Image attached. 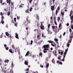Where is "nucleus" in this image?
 <instances>
[{"label":"nucleus","instance_id":"37","mask_svg":"<svg viewBox=\"0 0 73 73\" xmlns=\"http://www.w3.org/2000/svg\"><path fill=\"white\" fill-rule=\"evenodd\" d=\"M4 19V17L2 16L1 18V20H3Z\"/></svg>","mask_w":73,"mask_h":73},{"label":"nucleus","instance_id":"52","mask_svg":"<svg viewBox=\"0 0 73 73\" xmlns=\"http://www.w3.org/2000/svg\"><path fill=\"white\" fill-rule=\"evenodd\" d=\"M28 10H26L25 11V12H26V13H28Z\"/></svg>","mask_w":73,"mask_h":73},{"label":"nucleus","instance_id":"28","mask_svg":"<svg viewBox=\"0 0 73 73\" xmlns=\"http://www.w3.org/2000/svg\"><path fill=\"white\" fill-rule=\"evenodd\" d=\"M11 0H9V1L8 0H7L6 1L7 2V3H8V1H10L11 2Z\"/></svg>","mask_w":73,"mask_h":73},{"label":"nucleus","instance_id":"8","mask_svg":"<svg viewBox=\"0 0 73 73\" xmlns=\"http://www.w3.org/2000/svg\"><path fill=\"white\" fill-rule=\"evenodd\" d=\"M15 37L16 38H19V35L17 34V33H15Z\"/></svg>","mask_w":73,"mask_h":73},{"label":"nucleus","instance_id":"54","mask_svg":"<svg viewBox=\"0 0 73 73\" xmlns=\"http://www.w3.org/2000/svg\"><path fill=\"white\" fill-rule=\"evenodd\" d=\"M66 33H65V32H64L63 34V36H65V35Z\"/></svg>","mask_w":73,"mask_h":73},{"label":"nucleus","instance_id":"58","mask_svg":"<svg viewBox=\"0 0 73 73\" xmlns=\"http://www.w3.org/2000/svg\"><path fill=\"white\" fill-rule=\"evenodd\" d=\"M8 3H9V4H11V1H8Z\"/></svg>","mask_w":73,"mask_h":73},{"label":"nucleus","instance_id":"43","mask_svg":"<svg viewBox=\"0 0 73 73\" xmlns=\"http://www.w3.org/2000/svg\"><path fill=\"white\" fill-rule=\"evenodd\" d=\"M51 45H52V46H55V45L53 44V43H51Z\"/></svg>","mask_w":73,"mask_h":73},{"label":"nucleus","instance_id":"15","mask_svg":"<svg viewBox=\"0 0 73 73\" xmlns=\"http://www.w3.org/2000/svg\"><path fill=\"white\" fill-rule=\"evenodd\" d=\"M25 64L26 65H28V62L26 60H25Z\"/></svg>","mask_w":73,"mask_h":73},{"label":"nucleus","instance_id":"53","mask_svg":"<svg viewBox=\"0 0 73 73\" xmlns=\"http://www.w3.org/2000/svg\"><path fill=\"white\" fill-rule=\"evenodd\" d=\"M38 31V29H35L34 30V31L35 32H36V31Z\"/></svg>","mask_w":73,"mask_h":73},{"label":"nucleus","instance_id":"2","mask_svg":"<svg viewBox=\"0 0 73 73\" xmlns=\"http://www.w3.org/2000/svg\"><path fill=\"white\" fill-rule=\"evenodd\" d=\"M49 47V44L43 46V48L44 49V50H43L44 53H47V51L46 50H49L48 48Z\"/></svg>","mask_w":73,"mask_h":73},{"label":"nucleus","instance_id":"46","mask_svg":"<svg viewBox=\"0 0 73 73\" xmlns=\"http://www.w3.org/2000/svg\"><path fill=\"white\" fill-rule=\"evenodd\" d=\"M54 40H55L56 41V42H57V41H58V39H57V38H55V39Z\"/></svg>","mask_w":73,"mask_h":73},{"label":"nucleus","instance_id":"32","mask_svg":"<svg viewBox=\"0 0 73 73\" xmlns=\"http://www.w3.org/2000/svg\"><path fill=\"white\" fill-rule=\"evenodd\" d=\"M9 60H7L5 61V62H9Z\"/></svg>","mask_w":73,"mask_h":73},{"label":"nucleus","instance_id":"23","mask_svg":"<svg viewBox=\"0 0 73 73\" xmlns=\"http://www.w3.org/2000/svg\"><path fill=\"white\" fill-rule=\"evenodd\" d=\"M62 16V17L64 16V13L63 12H61Z\"/></svg>","mask_w":73,"mask_h":73},{"label":"nucleus","instance_id":"41","mask_svg":"<svg viewBox=\"0 0 73 73\" xmlns=\"http://www.w3.org/2000/svg\"><path fill=\"white\" fill-rule=\"evenodd\" d=\"M32 43H33V41L32 40L31 41V44L32 45Z\"/></svg>","mask_w":73,"mask_h":73},{"label":"nucleus","instance_id":"42","mask_svg":"<svg viewBox=\"0 0 73 73\" xmlns=\"http://www.w3.org/2000/svg\"><path fill=\"white\" fill-rule=\"evenodd\" d=\"M60 61H58V60H57V63L58 64H59V63H60Z\"/></svg>","mask_w":73,"mask_h":73},{"label":"nucleus","instance_id":"16","mask_svg":"<svg viewBox=\"0 0 73 73\" xmlns=\"http://www.w3.org/2000/svg\"><path fill=\"white\" fill-rule=\"evenodd\" d=\"M52 62L53 64H55V62L54 61V59H52Z\"/></svg>","mask_w":73,"mask_h":73},{"label":"nucleus","instance_id":"51","mask_svg":"<svg viewBox=\"0 0 73 73\" xmlns=\"http://www.w3.org/2000/svg\"><path fill=\"white\" fill-rule=\"evenodd\" d=\"M54 23L56 25H57V23H56V21L54 22Z\"/></svg>","mask_w":73,"mask_h":73},{"label":"nucleus","instance_id":"61","mask_svg":"<svg viewBox=\"0 0 73 73\" xmlns=\"http://www.w3.org/2000/svg\"><path fill=\"white\" fill-rule=\"evenodd\" d=\"M4 11H5L6 12H7V9H5L4 10Z\"/></svg>","mask_w":73,"mask_h":73},{"label":"nucleus","instance_id":"25","mask_svg":"<svg viewBox=\"0 0 73 73\" xmlns=\"http://www.w3.org/2000/svg\"><path fill=\"white\" fill-rule=\"evenodd\" d=\"M3 34H1V36H0V38H3Z\"/></svg>","mask_w":73,"mask_h":73},{"label":"nucleus","instance_id":"3","mask_svg":"<svg viewBox=\"0 0 73 73\" xmlns=\"http://www.w3.org/2000/svg\"><path fill=\"white\" fill-rule=\"evenodd\" d=\"M14 51L16 52V49L15 48H13V49H10L9 50V52L11 53H13Z\"/></svg>","mask_w":73,"mask_h":73},{"label":"nucleus","instance_id":"1","mask_svg":"<svg viewBox=\"0 0 73 73\" xmlns=\"http://www.w3.org/2000/svg\"><path fill=\"white\" fill-rule=\"evenodd\" d=\"M68 48H67V49L65 50V52L64 54V55L63 56V59L61 60V58H60V57H61V56H59L58 57V59L60 60V61H65V56H66V53H67V52H68Z\"/></svg>","mask_w":73,"mask_h":73},{"label":"nucleus","instance_id":"5","mask_svg":"<svg viewBox=\"0 0 73 73\" xmlns=\"http://www.w3.org/2000/svg\"><path fill=\"white\" fill-rule=\"evenodd\" d=\"M40 28L41 29H42L43 30H44V27L42 24H41L40 27Z\"/></svg>","mask_w":73,"mask_h":73},{"label":"nucleus","instance_id":"11","mask_svg":"<svg viewBox=\"0 0 73 73\" xmlns=\"http://www.w3.org/2000/svg\"><path fill=\"white\" fill-rule=\"evenodd\" d=\"M29 53H30V52H29V51H28L27 52L26 54L25 55V56H28V54H29Z\"/></svg>","mask_w":73,"mask_h":73},{"label":"nucleus","instance_id":"56","mask_svg":"<svg viewBox=\"0 0 73 73\" xmlns=\"http://www.w3.org/2000/svg\"><path fill=\"white\" fill-rule=\"evenodd\" d=\"M57 9L58 11H59L60 10V7H58Z\"/></svg>","mask_w":73,"mask_h":73},{"label":"nucleus","instance_id":"45","mask_svg":"<svg viewBox=\"0 0 73 73\" xmlns=\"http://www.w3.org/2000/svg\"><path fill=\"white\" fill-rule=\"evenodd\" d=\"M29 1L30 3H32V0H29Z\"/></svg>","mask_w":73,"mask_h":73},{"label":"nucleus","instance_id":"30","mask_svg":"<svg viewBox=\"0 0 73 73\" xmlns=\"http://www.w3.org/2000/svg\"><path fill=\"white\" fill-rule=\"evenodd\" d=\"M14 22H16V18H14Z\"/></svg>","mask_w":73,"mask_h":73},{"label":"nucleus","instance_id":"7","mask_svg":"<svg viewBox=\"0 0 73 73\" xmlns=\"http://www.w3.org/2000/svg\"><path fill=\"white\" fill-rule=\"evenodd\" d=\"M4 46L5 47L6 50H8V49H9V48L7 47V45L4 44Z\"/></svg>","mask_w":73,"mask_h":73},{"label":"nucleus","instance_id":"57","mask_svg":"<svg viewBox=\"0 0 73 73\" xmlns=\"http://www.w3.org/2000/svg\"><path fill=\"white\" fill-rule=\"evenodd\" d=\"M69 23H68L66 25H67V27H68L69 26Z\"/></svg>","mask_w":73,"mask_h":73},{"label":"nucleus","instance_id":"40","mask_svg":"<svg viewBox=\"0 0 73 73\" xmlns=\"http://www.w3.org/2000/svg\"><path fill=\"white\" fill-rule=\"evenodd\" d=\"M52 27L53 29H54V28H55V26H52Z\"/></svg>","mask_w":73,"mask_h":73},{"label":"nucleus","instance_id":"36","mask_svg":"<svg viewBox=\"0 0 73 73\" xmlns=\"http://www.w3.org/2000/svg\"><path fill=\"white\" fill-rule=\"evenodd\" d=\"M63 54V52L62 51L61 52H60V54L61 55H62Z\"/></svg>","mask_w":73,"mask_h":73},{"label":"nucleus","instance_id":"33","mask_svg":"<svg viewBox=\"0 0 73 73\" xmlns=\"http://www.w3.org/2000/svg\"><path fill=\"white\" fill-rule=\"evenodd\" d=\"M20 7H21V8H22V7H23V5H20Z\"/></svg>","mask_w":73,"mask_h":73},{"label":"nucleus","instance_id":"10","mask_svg":"<svg viewBox=\"0 0 73 73\" xmlns=\"http://www.w3.org/2000/svg\"><path fill=\"white\" fill-rule=\"evenodd\" d=\"M48 61H49V59H48V58H46V62H48Z\"/></svg>","mask_w":73,"mask_h":73},{"label":"nucleus","instance_id":"63","mask_svg":"<svg viewBox=\"0 0 73 73\" xmlns=\"http://www.w3.org/2000/svg\"><path fill=\"white\" fill-rule=\"evenodd\" d=\"M50 58V55H49V56H48V58Z\"/></svg>","mask_w":73,"mask_h":73},{"label":"nucleus","instance_id":"26","mask_svg":"<svg viewBox=\"0 0 73 73\" xmlns=\"http://www.w3.org/2000/svg\"><path fill=\"white\" fill-rule=\"evenodd\" d=\"M72 13H73V11H70V16H71V15H72Z\"/></svg>","mask_w":73,"mask_h":73},{"label":"nucleus","instance_id":"44","mask_svg":"<svg viewBox=\"0 0 73 73\" xmlns=\"http://www.w3.org/2000/svg\"><path fill=\"white\" fill-rule=\"evenodd\" d=\"M61 23H60V24L59 25V28H60V27H61Z\"/></svg>","mask_w":73,"mask_h":73},{"label":"nucleus","instance_id":"12","mask_svg":"<svg viewBox=\"0 0 73 73\" xmlns=\"http://www.w3.org/2000/svg\"><path fill=\"white\" fill-rule=\"evenodd\" d=\"M70 46V44L69 43V42H68L67 43V46L68 48H69V46Z\"/></svg>","mask_w":73,"mask_h":73},{"label":"nucleus","instance_id":"9","mask_svg":"<svg viewBox=\"0 0 73 73\" xmlns=\"http://www.w3.org/2000/svg\"><path fill=\"white\" fill-rule=\"evenodd\" d=\"M13 4H14L13 2H11V9H12V8L13 9V8H14Z\"/></svg>","mask_w":73,"mask_h":73},{"label":"nucleus","instance_id":"13","mask_svg":"<svg viewBox=\"0 0 73 73\" xmlns=\"http://www.w3.org/2000/svg\"><path fill=\"white\" fill-rule=\"evenodd\" d=\"M39 56H40L41 57H42V53L41 52H40V53L39 54Z\"/></svg>","mask_w":73,"mask_h":73},{"label":"nucleus","instance_id":"17","mask_svg":"<svg viewBox=\"0 0 73 73\" xmlns=\"http://www.w3.org/2000/svg\"><path fill=\"white\" fill-rule=\"evenodd\" d=\"M49 63H47V65H46V67L47 69L48 68V67H49Z\"/></svg>","mask_w":73,"mask_h":73},{"label":"nucleus","instance_id":"29","mask_svg":"<svg viewBox=\"0 0 73 73\" xmlns=\"http://www.w3.org/2000/svg\"><path fill=\"white\" fill-rule=\"evenodd\" d=\"M10 15V12H8L7 13V15L8 16H9Z\"/></svg>","mask_w":73,"mask_h":73},{"label":"nucleus","instance_id":"6","mask_svg":"<svg viewBox=\"0 0 73 73\" xmlns=\"http://www.w3.org/2000/svg\"><path fill=\"white\" fill-rule=\"evenodd\" d=\"M51 9L52 11H53L54 9V5L53 6H52L51 7Z\"/></svg>","mask_w":73,"mask_h":73},{"label":"nucleus","instance_id":"49","mask_svg":"<svg viewBox=\"0 0 73 73\" xmlns=\"http://www.w3.org/2000/svg\"><path fill=\"white\" fill-rule=\"evenodd\" d=\"M40 67H41V68H43L44 67V66H43V65H40Z\"/></svg>","mask_w":73,"mask_h":73},{"label":"nucleus","instance_id":"50","mask_svg":"<svg viewBox=\"0 0 73 73\" xmlns=\"http://www.w3.org/2000/svg\"><path fill=\"white\" fill-rule=\"evenodd\" d=\"M50 24H49L48 25V29H49V27H50Z\"/></svg>","mask_w":73,"mask_h":73},{"label":"nucleus","instance_id":"59","mask_svg":"<svg viewBox=\"0 0 73 73\" xmlns=\"http://www.w3.org/2000/svg\"><path fill=\"white\" fill-rule=\"evenodd\" d=\"M0 15H1V16H2V15H3V13L1 12L0 13Z\"/></svg>","mask_w":73,"mask_h":73},{"label":"nucleus","instance_id":"55","mask_svg":"<svg viewBox=\"0 0 73 73\" xmlns=\"http://www.w3.org/2000/svg\"><path fill=\"white\" fill-rule=\"evenodd\" d=\"M17 23H16V24H15V26L16 27V26H17Z\"/></svg>","mask_w":73,"mask_h":73},{"label":"nucleus","instance_id":"21","mask_svg":"<svg viewBox=\"0 0 73 73\" xmlns=\"http://www.w3.org/2000/svg\"><path fill=\"white\" fill-rule=\"evenodd\" d=\"M60 20V17H58V22H59Z\"/></svg>","mask_w":73,"mask_h":73},{"label":"nucleus","instance_id":"4","mask_svg":"<svg viewBox=\"0 0 73 73\" xmlns=\"http://www.w3.org/2000/svg\"><path fill=\"white\" fill-rule=\"evenodd\" d=\"M73 34H70V40H68V42L70 43L72 42V38H73Z\"/></svg>","mask_w":73,"mask_h":73},{"label":"nucleus","instance_id":"39","mask_svg":"<svg viewBox=\"0 0 73 73\" xmlns=\"http://www.w3.org/2000/svg\"><path fill=\"white\" fill-rule=\"evenodd\" d=\"M58 13V11H57V10H56V15Z\"/></svg>","mask_w":73,"mask_h":73},{"label":"nucleus","instance_id":"35","mask_svg":"<svg viewBox=\"0 0 73 73\" xmlns=\"http://www.w3.org/2000/svg\"><path fill=\"white\" fill-rule=\"evenodd\" d=\"M12 48H15L14 45H12Z\"/></svg>","mask_w":73,"mask_h":73},{"label":"nucleus","instance_id":"20","mask_svg":"<svg viewBox=\"0 0 73 73\" xmlns=\"http://www.w3.org/2000/svg\"><path fill=\"white\" fill-rule=\"evenodd\" d=\"M47 30L48 31V33H49V34H50V35H51L52 34V32H51V31H50L49 33V30L48 29V30L47 29Z\"/></svg>","mask_w":73,"mask_h":73},{"label":"nucleus","instance_id":"62","mask_svg":"<svg viewBox=\"0 0 73 73\" xmlns=\"http://www.w3.org/2000/svg\"><path fill=\"white\" fill-rule=\"evenodd\" d=\"M50 50H53V48H50Z\"/></svg>","mask_w":73,"mask_h":73},{"label":"nucleus","instance_id":"34","mask_svg":"<svg viewBox=\"0 0 73 73\" xmlns=\"http://www.w3.org/2000/svg\"><path fill=\"white\" fill-rule=\"evenodd\" d=\"M33 8H31L30 9V12H31L32 11V10Z\"/></svg>","mask_w":73,"mask_h":73},{"label":"nucleus","instance_id":"14","mask_svg":"<svg viewBox=\"0 0 73 73\" xmlns=\"http://www.w3.org/2000/svg\"><path fill=\"white\" fill-rule=\"evenodd\" d=\"M5 35L7 36H9V33H7V32H5Z\"/></svg>","mask_w":73,"mask_h":73},{"label":"nucleus","instance_id":"24","mask_svg":"<svg viewBox=\"0 0 73 73\" xmlns=\"http://www.w3.org/2000/svg\"><path fill=\"white\" fill-rule=\"evenodd\" d=\"M73 23H71V29H73V25H72V24H73Z\"/></svg>","mask_w":73,"mask_h":73},{"label":"nucleus","instance_id":"48","mask_svg":"<svg viewBox=\"0 0 73 73\" xmlns=\"http://www.w3.org/2000/svg\"><path fill=\"white\" fill-rule=\"evenodd\" d=\"M46 4V2H44L43 3V5H45Z\"/></svg>","mask_w":73,"mask_h":73},{"label":"nucleus","instance_id":"64","mask_svg":"<svg viewBox=\"0 0 73 73\" xmlns=\"http://www.w3.org/2000/svg\"><path fill=\"white\" fill-rule=\"evenodd\" d=\"M43 38H45V37H46V36H43Z\"/></svg>","mask_w":73,"mask_h":73},{"label":"nucleus","instance_id":"31","mask_svg":"<svg viewBox=\"0 0 73 73\" xmlns=\"http://www.w3.org/2000/svg\"><path fill=\"white\" fill-rule=\"evenodd\" d=\"M69 32H70V33L71 34V32H72V29H71L70 28L69 29Z\"/></svg>","mask_w":73,"mask_h":73},{"label":"nucleus","instance_id":"60","mask_svg":"<svg viewBox=\"0 0 73 73\" xmlns=\"http://www.w3.org/2000/svg\"><path fill=\"white\" fill-rule=\"evenodd\" d=\"M59 63H60V64H62V62H59Z\"/></svg>","mask_w":73,"mask_h":73},{"label":"nucleus","instance_id":"47","mask_svg":"<svg viewBox=\"0 0 73 73\" xmlns=\"http://www.w3.org/2000/svg\"><path fill=\"white\" fill-rule=\"evenodd\" d=\"M54 55H55V56L56 57V56H57V53H54Z\"/></svg>","mask_w":73,"mask_h":73},{"label":"nucleus","instance_id":"18","mask_svg":"<svg viewBox=\"0 0 73 73\" xmlns=\"http://www.w3.org/2000/svg\"><path fill=\"white\" fill-rule=\"evenodd\" d=\"M36 19L37 20H38L39 19V17H38V14H36Z\"/></svg>","mask_w":73,"mask_h":73},{"label":"nucleus","instance_id":"27","mask_svg":"<svg viewBox=\"0 0 73 73\" xmlns=\"http://www.w3.org/2000/svg\"><path fill=\"white\" fill-rule=\"evenodd\" d=\"M13 66H14V64H13V62H12V64H11V66H12V68H13Z\"/></svg>","mask_w":73,"mask_h":73},{"label":"nucleus","instance_id":"19","mask_svg":"<svg viewBox=\"0 0 73 73\" xmlns=\"http://www.w3.org/2000/svg\"><path fill=\"white\" fill-rule=\"evenodd\" d=\"M48 42H49L50 43H53V41H52L50 40L48 41Z\"/></svg>","mask_w":73,"mask_h":73},{"label":"nucleus","instance_id":"38","mask_svg":"<svg viewBox=\"0 0 73 73\" xmlns=\"http://www.w3.org/2000/svg\"><path fill=\"white\" fill-rule=\"evenodd\" d=\"M1 68L2 69V70H4V67L3 68V66H2L1 67Z\"/></svg>","mask_w":73,"mask_h":73},{"label":"nucleus","instance_id":"22","mask_svg":"<svg viewBox=\"0 0 73 73\" xmlns=\"http://www.w3.org/2000/svg\"><path fill=\"white\" fill-rule=\"evenodd\" d=\"M1 23L2 24H4V20H1Z\"/></svg>","mask_w":73,"mask_h":73}]
</instances>
